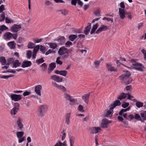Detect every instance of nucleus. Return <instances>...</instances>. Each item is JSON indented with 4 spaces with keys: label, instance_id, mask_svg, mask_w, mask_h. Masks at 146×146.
<instances>
[{
    "label": "nucleus",
    "instance_id": "nucleus-14",
    "mask_svg": "<svg viewBox=\"0 0 146 146\" xmlns=\"http://www.w3.org/2000/svg\"><path fill=\"white\" fill-rule=\"evenodd\" d=\"M77 3H78L80 7H82L83 3L80 0H71V4L72 5L76 6Z\"/></svg>",
    "mask_w": 146,
    "mask_h": 146
},
{
    "label": "nucleus",
    "instance_id": "nucleus-42",
    "mask_svg": "<svg viewBox=\"0 0 146 146\" xmlns=\"http://www.w3.org/2000/svg\"><path fill=\"white\" fill-rule=\"evenodd\" d=\"M32 52L30 50H29L27 51V57L29 59L32 56Z\"/></svg>",
    "mask_w": 146,
    "mask_h": 146
},
{
    "label": "nucleus",
    "instance_id": "nucleus-11",
    "mask_svg": "<svg viewBox=\"0 0 146 146\" xmlns=\"http://www.w3.org/2000/svg\"><path fill=\"white\" fill-rule=\"evenodd\" d=\"M21 28L20 25L15 24L11 27V30L12 32L16 33L19 31Z\"/></svg>",
    "mask_w": 146,
    "mask_h": 146
},
{
    "label": "nucleus",
    "instance_id": "nucleus-41",
    "mask_svg": "<svg viewBox=\"0 0 146 146\" xmlns=\"http://www.w3.org/2000/svg\"><path fill=\"white\" fill-rule=\"evenodd\" d=\"M40 66L43 67L42 68V70L43 71L45 72L46 71L47 66V64L46 63H43Z\"/></svg>",
    "mask_w": 146,
    "mask_h": 146
},
{
    "label": "nucleus",
    "instance_id": "nucleus-55",
    "mask_svg": "<svg viewBox=\"0 0 146 146\" xmlns=\"http://www.w3.org/2000/svg\"><path fill=\"white\" fill-rule=\"evenodd\" d=\"M62 143L60 141L58 140L54 146H62Z\"/></svg>",
    "mask_w": 146,
    "mask_h": 146
},
{
    "label": "nucleus",
    "instance_id": "nucleus-59",
    "mask_svg": "<svg viewBox=\"0 0 146 146\" xmlns=\"http://www.w3.org/2000/svg\"><path fill=\"white\" fill-rule=\"evenodd\" d=\"M125 88L127 91H131L132 89V86L131 85L127 86H126Z\"/></svg>",
    "mask_w": 146,
    "mask_h": 146
},
{
    "label": "nucleus",
    "instance_id": "nucleus-64",
    "mask_svg": "<svg viewBox=\"0 0 146 146\" xmlns=\"http://www.w3.org/2000/svg\"><path fill=\"white\" fill-rule=\"evenodd\" d=\"M72 42L69 41H68L65 44V45L66 46H69L72 45Z\"/></svg>",
    "mask_w": 146,
    "mask_h": 146
},
{
    "label": "nucleus",
    "instance_id": "nucleus-23",
    "mask_svg": "<svg viewBox=\"0 0 146 146\" xmlns=\"http://www.w3.org/2000/svg\"><path fill=\"white\" fill-rule=\"evenodd\" d=\"M107 68L108 71H113L116 72L117 71V69L116 68H115L111 65L108 64H106Z\"/></svg>",
    "mask_w": 146,
    "mask_h": 146
},
{
    "label": "nucleus",
    "instance_id": "nucleus-45",
    "mask_svg": "<svg viewBox=\"0 0 146 146\" xmlns=\"http://www.w3.org/2000/svg\"><path fill=\"white\" fill-rule=\"evenodd\" d=\"M60 57H58L56 59V63L60 65H61L62 64V62L60 60Z\"/></svg>",
    "mask_w": 146,
    "mask_h": 146
},
{
    "label": "nucleus",
    "instance_id": "nucleus-43",
    "mask_svg": "<svg viewBox=\"0 0 146 146\" xmlns=\"http://www.w3.org/2000/svg\"><path fill=\"white\" fill-rule=\"evenodd\" d=\"M35 46V44L31 42H30L27 45V47L28 48H34Z\"/></svg>",
    "mask_w": 146,
    "mask_h": 146
},
{
    "label": "nucleus",
    "instance_id": "nucleus-40",
    "mask_svg": "<svg viewBox=\"0 0 146 146\" xmlns=\"http://www.w3.org/2000/svg\"><path fill=\"white\" fill-rule=\"evenodd\" d=\"M67 74V72L65 70L60 71V75L63 76H66Z\"/></svg>",
    "mask_w": 146,
    "mask_h": 146
},
{
    "label": "nucleus",
    "instance_id": "nucleus-21",
    "mask_svg": "<svg viewBox=\"0 0 146 146\" xmlns=\"http://www.w3.org/2000/svg\"><path fill=\"white\" fill-rule=\"evenodd\" d=\"M39 47L40 46L38 45L34 48L32 56L33 59L35 58L36 54L39 50Z\"/></svg>",
    "mask_w": 146,
    "mask_h": 146
},
{
    "label": "nucleus",
    "instance_id": "nucleus-53",
    "mask_svg": "<svg viewBox=\"0 0 146 146\" xmlns=\"http://www.w3.org/2000/svg\"><path fill=\"white\" fill-rule=\"evenodd\" d=\"M64 97L67 100H68L69 101L70 99L71 98V96L67 94H64Z\"/></svg>",
    "mask_w": 146,
    "mask_h": 146
},
{
    "label": "nucleus",
    "instance_id": "nucleus-63",
    "mask_svg": "<svg viewBox=\"0 0 146 146\" xmlns=\"http://www.w3.org/2000/svg\"><path fill=\"white\" fill-rule=\"evenodd\" d=\"M94 14L98 16H99L101 15L100 12L98 10L96 11L95 12Z\"/></svg>",
    "mask_w": 146,
    "mask_h": 146
},
{
    "label": "nucleus",
    "instance_id": "nucleus-30",
    "mask_svg": "<svg viewBox=\"0 0 146 146\" xmlns=\"http://www.w3.org/2000/svg\"><path fill=\"white\" fill-rule=\"evenodd\" d=\"M21 64V63H20L18 60H16L14 61L13 64V67L16 68L19 66Z\"/></svg>",
    "mask_w": 146,
    "mask_h": 146
},
{
    "label": "nucleus",
    "instance_id": "nucleus-36",
    "mask_svg": "<svg viewBox=\"0 0 146 146\" xmlns=\"http://www.w3.org/2000/svg\"><path fill=\"white\" fill-rule=\"evenodd\" d=\"M74 140L75 138L74 137L72 136L70 138V146H73L74 143Z\"/></svg>",
    "mask_w": 146,
    "mask_h": 146
},
{
    "label": "nucleus",
    "instance_id": "nucleus-56",
    "mask_svg": "<svg viewBox=\"0 0 146 146\" xmlns=\"http://www.w3.org/2000/svg\"><path fill=\"white\" fill-rule=\"evenodd\" d=\"M31 92H28L27 91H26L25 92L23 93V95L24 96H28L31 94Z\"/></svg>",
    "mask_w": 146,
    "mask_h": 146
},
{
    "label": "nucleus",
    "instance_id": "nucleus-15",
    "mask_svg": "<svg viewBox=\"0 0 146 146\" xmlns=\"http://www.w3.org/2000/svg\"><path fill=\"white\" fill-rule=\"evenodd\" d=\"M110 123V121L107 119H104L102 120L101 125L102 128H106L108 127V124Z\"/></svg>",
    "mask_w": 146,
    "mask_h": 146
},
{
    "label": "nucleus",
    "instance_id": "nucleus-33",
    "mask_svg": "<svg viewBox=\"0 0 146 146\" xmlns=\"http://www.w3.org/2000/svg\"><path fill=\"white\" fill-rule=\"evenodd\" d=\"M141 115L143 119L146 120V111H141Z\"/></svg>",
    "mask_w": 146,
    "mask_h": 146
},
{
    "label": "nucleus",
    "instance_id": "nucleus-8",
    "mask_svg": "<svg viewBox=\"0 0 146 146\" xmlns=\"http://www.w3.org/2000/svg\"><path fill=\"white\" fill-rule=\"evenodd\" d=\"M12 100L15 102H17L20 100L22 99V95H17L12 94L9 96Z\"/></svg>",
    "mask_w": 146,
    "mask_h": 146
},
{
    "label": "nucleus",
    "instance_id": "nucleus-62",
    "mask_svg": "<svg viewBox=\"0 0 146 146\" xmlns=\"http://www.w3.org/2000/svg\"><path fill=\"white\" fill-rule=\"evenodd\" d=\"M4 10V5H2L0 7V13H2L3 11Z\"/></svg>",
    "mask_w": 146,
    "mask_h": 146
},
{
    "label": "nucleus",
    "instance_id": "nucleus-50",
    "mask_svg": "<svg viewBox=\"0 0 146 146\" xmlns=\"http://www.w3.org/2000/svg\"><path fill=\"white\" fill-rule=\"evenodd\" d=\"M134 118H135V119H136L138 120H141V118L140 116V115L138 114H136L135 115V116L134 117Z\"/></svg>",
    "mask_w": 146,
    "mask_h": 146
},
{
    "label": "nucleus",
    "instance_id": "nucleus-29",
    "mask_svg": "<svg viewBox=\"0 0 146 146\" xmlns=\"http://www.w3.org/2000/svg\"><path fill=\"white\" fill-rule=\"evenodd\" d=\"M58 12L60 13V14L64 15H66L68 13L67 11L64 9L59 10L58 11Z\"/></svg>",
    "mask_w": 146,
    "mask_h": 146
},
{
    "label": "nucleus",
    "instance_id": "nucleus-48",
    "mask_svg": "<svg viewBox=\"0 0 146 146\" xmlns=\"http://www.w3.org/2000/svg\"><path fill=\"white\" fill-rule=\"evenodd\" d=\"M14 76V75L3 76L0 77V78L2 79H7L9 78L13 77Z\"/></svg>",
    "mask_w": 146,
    "mask_h": 146
},
{
    "label": "nucleus",
    "instance_id": "nucleus-9",
    "mask_svg": "<svg viewBox=\"0 0 146 146\" xmlns=\"http://www.w3.org/2000/svg\"><path fill=\"white\" fill-rule=\"evenodd\" d=\"M132 64L135 66L133 68H135L136 70L141 72L143 71L142 68H144V67L142 64L135 62H133Z\"/></svg>",
    "mask_w": 146,
    "mask_h": 146
},
{
    "label": "nucleus",
    "instance_id": "nucleus-7",
    "mask_svg": "<svg viewBox=\"0 0 146 146\" xmlns=\"http://www.w3.org/2000/svg\"><path fill=\"white\" fill-rule=\"evenodd\" d=\"M19 104L18 103H15L14 104V108L11 110V115H15L19 109Z\"/></svg>",
    "mask_w": 146,
    "mask_h": 146
},
{
    "label": "nucleus",
    "instance_id": "nucleus-60",
    "mask_svg": "<svg viewBox=\"0 0 146 146\" xmlns=\"http://www.w3.org/2000/svg\"><path fill=\"white\" fill-rule=\"evenodd\" d=\"M42 40V39L40 38V39H38V38H36L35 39H34V41L35 42V43H39L41 42Z\"/></svg>",
    "mask_w": 146,
    "mask_h": 146
},
{
    "label": "nucleus",
    "instance_id": "nucleus-58",
    "mask_svg": "<svg viewBox=\"0 0 146 146\" xmlns=\"http://www.w3.org/2000/svg\"><path fill=\"white\" fill-rule=\"evenodd\" d=\"M70 102L73 103H76L77 102V100L76 99L72 98H71L70 99L69 101Z\"/></svg>",
    "mask_w": 146,
    "mask_h": 146
},
{
    "label": "nucleus",
    "instance_id": "nucleus-28",
    "mask_svg": "<svg viewBox=\"0 0 146 146\" xmlns=\"http://www.w3.org/2000/svg\"><path fill=\"white\" fill-rule=\"evenodd\" d=\"M50 47L52 49L56 48L57 46V44L56 43H50L48 44Z\"/></svg>",
    "mask_w": 146,
    "mask_h": 146
},
{
    "label": "nucleus",
    "instance_id": "nucleus-54",
    "mask_svg": "<svg viewBox=\"0 0 146 146\" xmlns=\"http://www.w3.org/2000/svg\"><path fill=\"white\" fill-rule=\"evenodd\" d=\"M129 105L128 103H123L122 105V106L123 108H125L127 107Z\"/></svg>",
    "mask_w": 146,
    "mask_h": 146
},
{
    "label": "nucleus",
    "instance_id": "nucleus-20",
    "mask_svg": "<svg viewBox=\"0 0 146 146\" xmlns=\"http://www.w3.org/2000/svg\"><path fill=\"white\" fill-rule=\"evenodd\" d=\"M70 115H71V113H66L65 115V123L67 125H69L70 123Z\"/></svg>",
    "mask_w": 146,
    "mask_h": 146
},
{
    "label": "nucleus",
    "instance_id": "nucleus-37",
    "mask_svg": "<svg viewBox=\"0 0 146 146\" xmlns=\"http://www.w3.org/2000/svg\"><path fill=\"white\" fill-rule=\"evenodd\" d=\"M50 68L51 70H53L56 67V63L54 62H52L49 65Z\"/></svg>",
    "mask_w": 146,
    "mask_h": 146
},
{
    "label": "nucleus",
    "instance_id": "nucleus-12",
    "mask_svg": "<svg viewBox=\"0 0 146 146\" xmlns=\"http://www.w3.org/2000/svg\"><path fill=\"white\" fill-rule=\"evenodd\" d=\"M51 79L57 82H61L63 81L62 78L56 75H52L51 76Z\"/></svg>",
    "mask_w": 146,
    "mask_h": 146
},
{
    "label": "nucleus",
    "instance_id": "nucleus-49",
    "mask_svg": "<svg viewBox=\"0 0 146 146\" xmlns=\"http://www.w3.org/2000/svg\"><path fill=\"white\" fill-rule=\"evenodd\" d=\"M78 110L79 111L81 112H83L84 111V110H83V107L81 105H80L78 108Z\"/></svg>",
    "mask_w": 146,
    "mask_h": 146
},
{
    "label": "nucleus",
    "instance_id": "nucleus-22",
    "mask_svg": "<svg viewBox=\"0 0 146 146\" xmlns=\"http://www.w3.org/2000/svg\"><path fill=\"white\" fill-rule=\"evenodd\" d=\"M7 45L11 49H14L16 48V43L14 41H11L8 42Z\"/></svg>",
    "mask_w": 146,
    "mask_h": 146
},
{
    "label": "nucleus",
    "instance_id": "nucleus-2",
    "mask_svg": "<svg viewBox=\"0 0 146 146\" xmlns=\"http://www.w3.org/2000/svg\"><path fill=\"white\" fill-rule=\"evenodd\" d=\"M131 75L130 72L128 71H126L125 72L120 76L119 77V79L123 81L125 84H129L131 83L132 81L131 79L129 78V77Z\"/></svg>",
    "mask_w": 146,
    "mask_h": 146
},
{
    "label": "nucleus",
    "instance_id": "nucleus-13",
    "mask_svg": "<svg viewBox=\"0 0 146 146\" xmlns=\"http://www.w3.org/2000/svg\"><path fill=\"white\" fill-rule=\"evenodd\" d=\"M42 88V86L39 85L36 86L35 89V91L36 94L40 96H41V90Z\"/></svg>",
    "mask_w": 146,
    "mask_h": 146
},
{
    "label": "nucleus",
    "instance_id": "nucleus-52",
    "mask_svg": "<svg viewBox=\"0 0 146 146\" xmlns=\"http://www.w3.org/2000/svg\"><path fill=\"white\" fill-rule=\"evenodd\" d=\"M0 29L2 31L6 30L8 29V28L5 25H3L0 27Z\"/></svg>",
    "mask_w": 146,
    "mask_h": 146
},
{
    "label": "nucleus",
    "instance_id": "nucleus-34",
    "mask_svg": "<svg viewBox=\"0 0 146 146\" xmlns=\"http://www.w3.org/2000/svg\"><path fill=\"white\" fill-rule=\"evenodd\" d=\"M0 62L1 63L2 65H4L6 63V61L5 58L3 56H1L0 58Z\"/></svg>",
    "mask_w": 146,
    "mask_h": 146
},
{
    "label": "nucleus",
    "instance_id": "nucleus-32",
    "mask_svg": "<svg viewBox=\"0 0 146 146\" xmlns=\"http://www.w3.org/2000/svg\"><path fill=\"white\" fill-rule=\"evenodd\" d=\"M130 107H129L126 109H121V110L119 112V115H122L123 113H124L125 112L129 110L130 109Z\"/></svg>",
    "mask_w": 146,
    "mask_h": 146
},
{
    "label": "nucleus",
    "instance_id": "nucleus-35",
    "mask_svg": "<svg viewBox=\"0 0 146 146\" xmlns=\"http://www.w3.org/2000/svg\"><path fill=\"white\" fill-rule=\"evenodd\" d=\"M77 37V35H70L69 38V39L72 41H73L74 40L76 39Z\"/></svg>",
    "mask_w": 146,
    "mask_h": 146
},
{
    "label": "nucleus",
    "instance_id": "nucleus-31",
    "mask_svg": "<svg viewBox=\"0 0 146 146\" xmlns=\"http://www.w3.org/2000/svg\"><path fill=\"white\" fill-rule=\"evenodd\" d=\"M24 133L23 131H18L16 133V135L18 138L23 137Z\"/></svg>",
    "mask_w": 146,
    "mask_h": 146
},
{
    "label": "nucleus",
    "instance_id": "nucleus-26",
    "mask_svg": "<svg viewBox=\"0 0 146 146\" xmlns=\"http://www.w3.org/2000/svg\"><path fill=\"white\" fill-rule=\"evenodd\" d=\"M127 95V94L125 93H121L117 97V98L118 99L121 100L122 99H124L125 98Z\"/></svg>",
    "mask_w": 146,
    "mask_h": 146
},
{
    "label": "nucleus",
    "instance_id": "nucleus-39",
    "mask_svg": "<svg viewBox=\"0 0 146 146\" xmlns=\"http://www.w3.org/2000/svg\"><path fill=\"white\" fill-rule=\"evenodd\" d=\"M136 106L138 108L142 107L143 106V103L139 102H137L135 104Z\"/></svg>",
    "mask_w": 146,
    "mask_h": 146
},
{
    "label": "nucleus",
    "instance_id": "nucleus-61",
    "mask_svg": "<svg viewBox=\"0 0 146 146\" xmlns=\"http://www.w3.org/2000/svg\"><path fill=\"white\" fill-rule=\"evenodd\" d=\"M120 7L122 8V9H124L125 8V6L124 4V3L123 2H121L120 3Z\"/></svg>",
    "mask_w": 146,
    "mask_h": 146
},
{
    "label": "nucleus",
    "instance_id": "nucleus-18",
    "mask_svg": "<svg viewBox=\"0 0 146 146\" xmlns=\"http://www.w3.org/2000/svg\"><path fill=\"white\" fill-rule=\"evenodd\" d=\"M32 65V63L30 61L25 60L22 62L21 66L23 68H25L30 66Z\"/></svg>",
    "mask_w": 146,
    "mask_h": 146
},
{
    "label": "nucleus",
    "instance_id": "nucleus-16",
    "mask_svg": "<svg viewBox=\"0 0 146 146\" xmlns=\"http://www.w3.org/2000/svg\"><path fill=\"white\" fill-rule=\"evenodd\" d=\"M52 85L55 87L60 89L64 91L66 90V88L62 85H59L55 82H52Z\"/></svg>",
    "mask_w": 146,
    "mask_h": 146
},
{
    "label": "nucleus",
    "instance_id": "nucleus-47",
    "mask_svg": "<svg viewBox=\"0 0 146 146\" xmlns=\"http://www.w3.org/2000/svg\"><path fill=\"white\" fill-rule=\"evenodd\" d=\"M44 60L43 59V58H41L39 59L38 60H36V62L38 64H40V63H42L44 62Z\"/></svg>",
    "mask_w": 146,
    "mask_h": 146
},
{
    "label": "nucleus",
    "instance_id": "nucleus-6",
    "mask_svg": "<svg viewBox=\"0 0 146 146\" xmlns=\"http://www.w3.org/2000/svg\"><path fill=\"white\" fill-rule=\"evenodd\" d=\"M23 122L22 118H18L17 119L16 124L17 126V129L20 131H22L24 128Z\"/></svg>",
    "mask_w": 146,
    "mask_h": 146
},
{
    "label": "nucleus",
    "instance_id": "nucleus-44",
    "mask_svg": "<svg viewBox=\"0 0 146 146\" xmlns=\"http://www.w3.org/2000/svg\"><path fill=\"white\" fill-rule=\"evenodd\" d=\"M7 61L9 64H11L14 63V59L13 58H8L7 60Z\"/></svg>",
    "mask_w": 146,
    "mask_h": 146
},
{
    "label": "nucleus",
    "instance_id": "nucleus-19",
    "mask_svg": "<svg viewBox=\"0 0 146 146\" xmlns=\"http://www.w3.org/2000/svg\"><path fill=\"white\" fill-rule=\"evenodd\" d=\"M90 93L84 94L82 97V99L84 100V102L86 103H88L89 101V99L90 97Z\"/></svg>",
    "mask_w": 146,
    "mask_h": 146
},
{
    "label": "nucleus",
    "instance_id": "nucleus-51",
    "mask_svg": "<svg viewBox=\"0 0 146 146\" xmlns=\"http://www.w3.org/2000/svg\"><path fill=\"white\" fill-rule=\"evenodd\" d=\"M100 60L96 61H95L94 62L95 67L96 68H97L99 66L100 64Z\"/></svg>",
    "mask_w": 146,
    "mask_h": 146
},
{
    "label": "nucleus",
    "instance_id": "nucleus-1",
    "mask_svg": "<svg viewBox=\"0 0 146 146\" xmlns=\"http://www.w3.org/2000/svg\"><path fill=\"white\" fill-rule=\"evenodd\" d=\"M121 103L118 100H116L113 104L111 105L110 106V109L108 111H106L104 113V116L105 117H111L113 114V109L115 108L116 106L120 105Z\"/></svg>",
    "mask_w": 146,
    "mask_h": 146
},
{
    "label": "nucleus",
    "instance_id": "nucleus-3",
    "mask_svg": "<svg viewBox=\"0 0 146 146\" xmlns=\"http://www.w3.org/2000/svg\"><path fill=\"white\" fill-rule=\"evenodd\" d=\"M58 53L64 60L68 58L69 56V50L64 46L62 47L59 48Z\"/></svg>",
    "mask_w": 146,
    "mask_h": 146
},
{
    "label": "nucleus",
    "instance_id": "nucleus-57",
    "mask_svg": "<svg viewBox=\"0 0 146 146\" xmlns=\"http://www.w3.org/2000/svg\"><path fill=\"white\" fill-rule=\"evenodd\" d=\"M5 21L7 23H11L13 22V21L12 20H11L7 17L5 18Z\"/></svg>",
    "mask_w": 146,
    "mask_h": 146
},
{
    "label": "nucleus",
    "instance_id": "nucleus-24",
    "mask_svg": "<svg viewBox=\"0 0 146 146\" xmlns=\"http://www.w3.org/2000/svg\"><path fill=\"white\" fill-rule=\"evenodd\" d=\"M108 29V27L104 25H102V27L99 28L96 32V34H99L101 32L104 31Z\"/></svg>",
    "mask_w": 146,
    "mask_h": 146
},
{
    "label": "nucleus",
    "instance_id": "nucleus-10",
    "mask_svg": "<svg viewBox=\"0 0 146 146\" xmlns=\"http://www.w3.org/2000/svg\"><path fill=\"white\" fill-rule=\"evenodd\" d=\"M101 130V127H92L89 128V130L90 133L96 134Z\"/></svg>",
    "mask_w": 146,
    "mask_h": 146
},
{
    "label": "nucleus",
    "instance_id": "nucleus-17",
    "mask_svg": "<svg viewBox=\"0 0 146 146\" xmlns=\"http://www.w3.org/2000/svg\"><path fill=\"white\" fill-rule=\"evenodd\" d=\"M13 36V34L10 32H6L3 35V38L5 40H10Z\"/></svg>",
    "mask_w": 146,
    "mask_h": 146
},
{
    "label": "nucleus",
    "instance_id": "nucleus-25",
    "mask_svg": "<svg viewBox=\"0 0 146 146\" xmlns=\"http://www.w3.org/2000/svg\"><path fill=\"white\" fill-rule=\"evenodd\" d=\"M88 25L85 28V30L84 31V33L86 35H87L90 31V29L91 28V23H88Z\"/></svg>",
    "mask_w": 146,
    "mask_h": 146
},
{
    "label": "nucleus",
    "instance_id": "nucleus-4",
    "mask_svg": "<svg viewBox=\"0 0 146 146\" xmlns=\"http://www.w3.org/2000/svg\"><path fill=\"white\" fill-rule=\"evenodd\" d=\"M48 108L47 105L45 104H43L39 106L37 111L38 116L39 117H42L47 111Z\"/></svg>",
    "mask_w": 146,
    "mask_h": 146
},
{
    "label": "nucleus",
    "instance_id": "nucleus-38",
    "mask_svg": "<svg viewBox=\"0 0 146 146\" xmlns=\"http://www.w3.org/2000/svg\"><path fill=\"white\" fill-rule=\"evenodd\" d=\"M39 49L40 50L43 54L45 53V52L46 50V48L42 45H40V46Z\"/></svg>",
    "mask_w": 146,
    "mask_h": 146
},
{
    "label": "nucleus",
    "instance_id": "nucleus-46",
    "mask_svg": "<svg viewBox=\"0 0 146 146\" xmlns=\"http://www.w3.org/2000/svg\"><path fill=\"white\" fill-rule=\"evenodd\" d=\"M5 19V14L4 13H3L0 17V22L3 21Z\"/></svg>",
    "mask_w": 146,
    "mask_h": 146
},
{
    "label": "nucleus",
    "instance_id": "nucleus-5",
    "mask_svg": "<svg viewBox=\"0 0 146 146\" xmlns=\"http://www.w3.org/2000/svg\"><path fill=\"white\" fill-rule=\"evenodd\" d=\"M119 15L120 17L122 19H124L125 15H127L128 17L130 19L132 18L131 16L130 12H126L124 9L119 8Z\"/></svg>",
    "mask_w": 146,
    "mask_h": 146
},
{
    "label": "nucleus",
    "instance_id": "nucleus-27",
    "mask_svg": "<svg viewBox=\"0 0 146 146\" xmlns=\"http://www.w3.org/2000/svg\"><path fill=\"white\" fill-rule=\"evenodd\" d=\"M98 26V23H96L95 25L93 26L90 33V34L91 35L95 32Z\"/></svg>",
    "mask_w": 146,
    "mask_h": 146
}]
</instances>
